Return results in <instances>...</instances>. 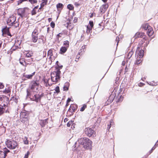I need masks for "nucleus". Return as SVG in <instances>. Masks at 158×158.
Listing matches in <instances>:
<instances>
[{
    "instance_id": "f257e3e1",
    "label": "nucleus",
    "mask_w": 158,
    "mask_h": 158,
    "mask_svg": "<svg viewBox=\"0 0 158 158\" xmlns=\"http://www.w3.org/2000/svg\"><path fill=\"white\" fill-rule=\"evenodd\" d=\"M92 143V141L88 138H81L75 143V147L78 148L83 146L85 148L88 149L91 147Z\"/></svg>"
},
{
    "instance_id": "f03ea898",
    "label": "nucleus",
    "mask_w": 158,
    "mask_h": 158,
    "mask_svg": "<svg viewBox=\"0 0 158 158\" xmlns=\"http://www.w3.org/2000/svg\"><path fill=\"white\" fill-rule=\"evenodd\" d=\"M60 71L59 69L57 68L51 74V79L52 81L56 82L59 80L60 78Z\"/></svg>"
},
{
    "instance_id": "7ed1b4c3",
    "label": "nucleus",
    "mask_w": 158,
    "mask_h": 158,
    "mask_svg": "<svg viewBox=\"0 0 158 158\" xmlns=\"http://www.w3.org/2000/svg\"><path fill=\"white\" fill-rule=\"evenodd\" d=\"M41 31V29L38 27H36L34 30L31 35V41L35 43L37 42L38 39V35Z\"/></svg>"
},
{
    "instance_id": "20e7f679",
    "label": "nucleus",
    "mask_w": 158,
    "mask_h": 158,
    "mask_svg": "<svg viewBox=\"0 0 158 158\" xmlns=\"http://www.w3.org/2000/svg\"><path fill=\"white\" fill-rule=\"evenodd\" d=\"M8 24L10 26H12L15 27H17L19 26L18 21L16 20V17L12 15L10 16L7 20Z\"/></svg>"
},
{
    "instance_id": "39448f33",
    "label": "nucleus",
    "mask_w": 158,
    "mask_h": 158,
    "mask_svg": "<svg viewBox=\"0 0 158 158\" xmlns=\"http://www.w3.org/2000/svg\"><path fill=\"white\" fill-rule=\"evenodd\" d=\"M7 147L11 149H14L18 147L17 143L12 139H7L6 141Z\"/></svg>"
},
{
    "instance_id": "423d86ee",
    "label": "nucleus",
    "mask_w": 158,
    "mask_h": 158,
    "mask_svg": "<svg viewBox=\"0 0 158 158\" xmlns=\"http://www.w3.org/2000/svg\"><path fill=\"white\" fill-rule=\"evenodd\" d=\"M85 134L89 137H94L95 136V132L91 128L87 127L84 130Z\"/></svg>"
},
{
    "instance_id": "0eeeda50",
    "label": "nucleus",
    "mask_w": 158,
    "mask_h": 158,
    "mask_svg": "<svg viewBox=\"0 0 158 158\" xmlns=\"http://www.w3.org/2000/svg\"><path fill=\"white\" fill-rule=\"evenodd\" d=\"M8 102V98L3 95H0V106L5 107Z\"/></svg>"
},
{
    "instance_id": "6e6552de",
    "label": "nucleus",
    "mask_w": 158,
    "mask_h": 158,
    "mask_svg": "<svg viewBox=\"0 0 158 158\" xmlns=\"http://www.w3.org/2000/svg\"><path fill=\"white\" fill-rule=\"evenodd\" d=\"M24 53L25 56V57L28 58V59H27L28 61L31 62L33 61V58H31V57L33 55V53L32 51H25L24 52Z\"/></svg>"
},
{
    "instance_id": "1a4fd4ad",
    "label": "nucleus",
    "mask_w": 158,
    "mask_h": 158,
    "mask_svg": "<svg viewBox=\"0 0 158 158\" xmlns=\"http://www.w3.org/2000/svg\"><path fill=\"white\" fill-rule=\"evenodd\" d=\"M28 10L27 8H19L17 10L18 15L21 18L25 17L26 15V10Z\"/></svg>"
},
{
    "instance_id": "9d476101",
    "label": "nucleus",
    "mask_w": 158,
    "mask_h": 158,
    "mask_svg": "<svg viewBox=\"0 0 158 158\" xmlns=\"http://www.w3.org/2000/svg\"><path fill=\"white\" fill-rule=\"evenodd\" d=\"M77 108V106L76 105L72 104L71 105L70 108L68 110L67 112L68 114H69V115L71 116L73 115V112H75Z\"/></svg>"
},
{
    "instance_id": "9b49d317",
    "label": "nucleus",
    "mask_w": 158,
    "mask_h": 158,
    "mask_svg": "<svg viewBox=\"0 0 158 158\" xmlns=\"http://www.w3.org/2000/svg\"><path fill=\"white\" fill-rule=\"evenodd\" d=\"M20 118L21 121L23 123H27L28 120V116L26 112H22L21 113Z\"/></svg>"
},
{
    "instance_id": "f8f14e48",
    "label": "nucleus",
    "mask_w": 158,
    "mask_h": 158,
    "mask_svg": "<svg viewBox=\"0 0 158 158\" xmlns=\"http://www.w3.org/2000/svg\"><path fill=\"white\" fill-rule=\"evenodd\" d=\"M10 152L9 150L5 148L4 150V152L0 151V158H5L6 154Z\"/></svg>"
},
{
    "instance_id": "ddd939ff",
    "label": "nucleus",
    "mask_w": 158,
    "mask_h": 158,
    "mask_svg": "<svg viewBox=\"0 0 158 158\" xmlns=\"http://www.w3.org/2000/svg\"><path fill=\"white\" fill-rule=\"evenodd\" d=\"M9 27H6L2 29V31L3 35H6L8 36H10V37H11V35L9 32Z\"/></svg>"
},
{
    "instance_id": "4468645a",
    "label": "nucleus",
    "mask_w": 158,
    "mask_h": 158,
    "mask_svg": "<svg viewBox=\"0 0 158 158\" xmlns=\"http://www.w3.org/2000/svg\"><path fill=\"white\" fill-rule=\"evenodd\" d=\"M35 72H34L32 74H27L25 73L23 74V76L22 77V79L23 80H25L26 79L25 78H26L28 79H31L32 78V77L35 74Z\"/></svg>"
},
{
    "instance_id": "2eb2a0df",
    "label": "nucleus",
    "mask_w": 158,
    "mask_h": 158,
    "mask_svg": "<svg viewBox=\"0 0 158 158\" xmlns=\"http://www.w3.org/2000/svg\"><path fill=\"white\" fill-rule=\"evenodd\" d=\"M30 98L32 101L38 102L40 99V96L39 94H36L34 96H31Z\"/></svg>"
},
{
    "instance_id": "dca6fc26",
    "label": "nucleus",
    "mask_w": 158,
    "mask_h": 158,
    "mask_svg": "<svg viewBox=\"0 0 158 158\" xmlns=\"http://www.w3.org/2000/svg\"><path fill=\"white\" fill-rule=\"evenodd\" d=\"M108 7V5L107 4H104L102 6L100 9L101 13L103 14L106 10Z\"/></svg>"
},
{
    "instance_id": "f3484780",
    "label": "nucleus",
    "mask_w": 158,
    "mask_h": 158,
    "mask_svg": "<svg viewBox=\"0 0 158 158\" xmlns=\"http://www.w3.org/2000/svg\"><path fill=\"white\" fill-rule=\"evenodd\" d=\"M137 56L138 55L139 58L141 59L142 58L144 55V51L142 50H141L140 51H136V52Z\"/></svg>"
},
{
    "instance_id": "a211bd4d",
    "label": "nucleus",
    "mask_w": 158,
    "mask_h": 158,
    "mask_svg": "<svg viewBox=\"0 0 158 158\" xmlns=\"http://www.w3.org/2000/svg\"><path fill=\"white\" fill-rule=\"evenodd\" d=\"M146 30L147 34L149 36H151L153 33V29L150 26Z\"/></svg>"
},
{
    "instance_id": "6ab92c4d",
    "label": "nucleus",
    "mask_w": 158,
    "mask_h": 158,
    "mask_svg": "<svg viewBox=\"0 0 158 158\" xmlns=\"http://www.w3.org/2000/svg\"><path fill=\"white\" fill-rule=\"evenodd\" d=\"M38 84L35 81H32L31 83V89H34L38 86Z\"/></svg>"
},
{
    "instance_id": "aec40b11",
    "label": "nucleus",
    "mask_w": 158,
    "mask_h": 158,
    "mask_svg": "<svg viewBox=\"0 0 158 158\" xmlns=\"http://www.w3.org/2000/svg\"><path fill=\"white\" fill-rule=\"evenodd\" d=\"M52 49H50L48 50V56H49V58L51 60V62L52 61V56H53V53H52Z\"/></svg>"
},
{
    "instance_id": "412c9836",
    "label": "nucleus",
    "mask_w": 158,
    "mask_h": 158,
    "mask_svg": "<svg viewBox=\"0 0 158 158\" xmlns=\"http://www.w3.org/2000/svg\"><path fill=\"white\" fill-rule=\"evenodd\" d=\"M47 120V119L41 120L40 123V125L42 127L44 126L48 123Z\"/></svg>"
},
{
    "instance_id": "4be33fe9",
    "label": "nucleus",
    "mask_w": 158,
    "mask_h": 158,
    "mask_svg": "<svg viewBox=\"0 0 158 158\" xmlns=\"http://www.w3.org/2000/svg\"><path fill=\"white\" fill-rule=\"evenodd\" d=\"M144 35V33L142 32H137L135 35V38L143 37Z\"/></svg>"
},
{
    "instance_id": "5701e85b",
    "label": "nucleus",
    "mask_w": 158,
    "mask_h": 158,
    "mask_svg": "<svg viewBox=\"0 0 158 158\" xmlns=\"http://www.w3.org/2000/svg\"><path fill=\"white\" fill-rule=\"evenodd\" d=\"M63 7V5L61 3H59L57 4L56 5V7L58 9V10L59 11V13L60 12V10H61Z\"/></svg>"
},
{
    "instance_id": "b1692460",
    "label": "nucleus",
    "mask_w": 158,
    "mask_h": 158,
    "mask_svg": "<svg viewBox=\"0 0 158 158\" xmlns=\"http://www.w3.org/2000/svg\"><path fill=\"white\" fill-rule=\"evenodd\" d=\"M92 27H91L89 25H88L87 26V30L86 31V32L87 34H89L91 31V30L92 29Z\"/></svg>"
},
{
    "instance_id": "393cba45",
    "label": "nucleus",
    "mask_w": 158,
    "mask_h": 158,
    "mask_svg": "<svg viewBox=\"0 0 158 158\" xmlns=\"http://www.w3.org/2000/svg\"><path fill=\"white\" fill-rule=\"evenodd\" d=\"M68 48L67 47H62L60 49L61 53L63 54L65 53L67 51Z\"/></svg>"
},
{
    "instance_id": "a878e982",
    "label": "nucleus",
    "mask_w": 158,
    "mask_h": 158,
    "mask_svg": "<svg viewBox=\"0 0 158 158\" xmlns=\"http://www.w3.org/2000/svg\"><path fill=\"white\" fill-rule=\"evenodd\" d=\"M150 26L147 23L143 24L142 25L143 28L145 30H147Z\"/></svg>"
},
{
    "instance_id": "bb28decb",
    "label": "nucleus",
    "mask_w": 158,
    "mask_h": 158,
    "mask_svg": "<svg viewBox=\"0 0 158 158\" xmlns=\"http://www.w3.org/2000/svg\"><path fill=\"white\" fill-rule=\"evenodd\" d=\"M134 53V52L132 50L131 51H130L127 54V58L130 59L131 57L132 56L133 54V53Z\"/></svg>"
},
{
    "instance_id": "cd10ccee",
    "label": "nucleus",
    "mask_w": 158,
    "mask_h": 158,
    "mask_svg": "<svg viewBox=\"0 0 158 158\" xmlns=\"http://www.w3.org/2000/svg\"><path fill=\"white\" fill-rule=\"evenodd\" d=\"M23 142L24 144L27 145L28 144V141L27 140V138L25 137L23 139Z\"/></svg>"
},
{
    "instance_id": "c85d7f7f",
    "label": "nucleus",
    "mask_w": 158,
    "mask_h": 158,
    "mask_svg": "<svg viewBox=\"0 0 158 158\" xmlns=\"http://www.w3.org/2000/svg\"><path fill=\"white\" fill-rule=\"evenodd\" d=\"M5 108L0 106V115H2L5 111Z\"/></svg>"
},
{
    "instance_id": "c756f323",
    "label": "nucleus",
    "mask_w": 158,
    "mask_h": 158,
    "mask_svg": "<svg viewBox=\"0 0 158 158\" xmlns=\"http://www.w3.org/2000/svg\"><path fill=\"white\" fill-rule=\"evenodd\" d=\"M67 7V8L70 10H72L74 9L73 6L71 4H68Z\"/></svg>"
},
{
    "instance_id": "7c9ffc66",
    "label": "nucleus",
    "mask_w": 158,
    "mask_h": 158,
    "mask_svg": "<svg viewBox=\"0 0 158 158\" xmlns=\"http://www.w3.org/2000/svg\"><path fill=\"white\" fill-rule=\"evenodd\" d=\"M19 61L20 64L23 65H24V64H26L25 61L23 59H20Z\"/></svg>"
},
{
    "instance_id": "2f4dec72",
    "label": "nucleus",
    "mask_w": 158,
    "mask_h": 158,
    "mask_svg": "<svg viewBox=\"0 0 158 158\" xmlns=\"http://www.w3.org/2000/svg\"><path fill=\"white\" fill-rule=\"evenodd\" d=\"M60 92L59 87V86H56L55 89V91L54 93H58Z\"/></svg>"
},
{
    "instance_id": "473e14b6",
    "label": "nucleus",
    "mask_w": 158,
    "mask_h": 158,
    "mask_svg": "<svg viewBox=\"0 0 158 158\" xmlns=\"http://www.w3.org/2000/svg\"><path fill=\"white\" fill-rule=\"evenodd\" d=\"M49 79H48V80L44 79V82L46 84V86H47V84H48L49 86H51L52 85L51 84H50L49 83Z\"/></svg>"
},
{
    "instance_id": "72a5a7b5",
    "label": "nucleus",
    "mask_w": 158,
    "mask_h": 158,
    "mask_svg": "<svg viewBox=\"0 0 158 158\" xmlns=\"http://www.w3.org/2000/svg\"><path fill=\"white\" fill-rule=\"evenodd\" d=\"M10 90L11 89L9 87H8L7 89L6 88L4 92L6 93H9L10 92Z\"/></svg>"
},
{
    "instance_id": "f704fd0d",
    "label": "nucleus",
    "mask_w": 158,
    "mask_h": 158,
    "mask_svg": "<svg viewBox=\"0 0 158 158\" xmlns=\"http://www.w3.org/2000/svg\"><path fill=\"white\" fill-rule=\"evenodd\" d=\"M86 105L85 104H84L83 106L80 109V111H84L85 108H86Z\"/></svg>"
},
{
    "instance_id": "c9c22d12",
    "label": "nucleus",
    "mask_w": 158,
    "mask_h": 158,
    "mask_svg": "<svg viewBox=\"0 0 158 158\" xmlns=\"http://www.w3.org/2000/svg\"><path fill=\"white\" fill-rule=\"evenodd\" d=\"M69 42L66 40L64 42V45L66 46L65 47H67V48H68L69 46Z\"/></svg>"
},
{
    "instance_id": "e433bc0d",
    "label": "nucleus",
    "mask_w": 158,
    "mask_h": 158,
    "mask_svg": "<svg viewBox=\"0 0 158 158\" xmlns=\"http://www.w3.org/2000/svg\"><path fill=\"white\" fill-rule=\"evenodd\" d=\"M28 1L32 4H34L35 3H36L37 2V0H28Z\"/></svg>"
},
{
    "instance_id": "4c0bfd02",
    "label": "nucleus",
    "mask_w": 158,
    "mask_h": 158,
    "mask_svg": "<svg viewBox=\"0 0 158 158\" xmlns=\"http://www.w3.org/2000/svg\"><path fill=\"white\" fill-rule=\"evenodd\" d=\"M142 62L141 60L140 59H138L135 62V64H140Z\"/></svg>"
},
{
    "instance_id": "58836bf2",
    "label": "nucleus",
    "mask_w": 158,
    "mask_h": 158,
    "mask_svg": "<svg viewBox=\"0 0 158 158\" xmlns=\"http://www.w3.org/2000/svg\"><path fill=\"white\" fill-rule=\"evenodd\" d=\"M27 98L29 97H30L31 95H30V90L29 89H27Z\"/></svg>"
},
{
    "instance_id": "ea45409f",
    "label": "nucleus",
    "mask_w": 158,
    "mask_h": 158,
    "mask_svg": "<svg viewBox=\"0 0 158 158\" xmlns=\"http://www.w3.org/2000/svg\"><path fill=\"white\" fill-rule=\"evenodd\" d=\"M91 27H92L94 26V23L92 21H89V24L88 25Z\"/></svg>"
},
{
    "instance_id": "a19ab883",
    "label": "nucleus",
    "mask_w": 158,
    "mask_h": 158,
    "mask_svg": "<svg viewBox=\"0 0 158 158\" xmlns=\"http://www.w3.org/2000/svg\"><path fill=\"white\" fill-rule=\"evenodd\" d=\"M73 124V122L72 121H70L67 123V126L68 127H70V126Z\"/></svg>"
},
{
    "instance_id": "79ce46f5",
    "label": "nucleus",
    "mask_w": 158,
    "mask_h": 158,
    "mask_svg": "<svg viewBox=\"0 0 158 158\" xmlns=\"http://www.w3.org/2000/svg\"><path fill=\"white\" fill-rule=\"evenodd\" d=\"M36 10L33 9L31 11V14L32 15H35L36 14Z\"/></svg>"
},
{
    "instance_id": "37998d69",
    "label": "nucleus",
    "mask_w": 158,
    "mask_h": 158,
    "mask_svg": "<svg viewBox=\"0 0 158 158\" xmlns=\"http://www.w3.org/2000/svg\"><path fill=\"white\" fill-rule=\"evenodd\" d=\"M27 1V0H19L18 1V4L19 5L20 4L22 3L23 2Z\"/></svg>"
},
{
    "instance_id": "c03bdc74",
    "label": "nucleus",
    "mask_w": 158,
    "mask_h": 158,
    "mask_svg": "<svg viewBox=\"0 0 158 158\" xmlns=\"http://www.w3.org/2000/svg\"><path fill=\"white\" fill-rule=\"evenodd\" d=\"M46 5V4H45V3L44 2H42L41 4L40 7L39 8V10L41 9V8H42L44 6Z\"/></svg>"
},
{
    "instance_id": "a18cd8bd",
    "label": "nucleus",
    "mask_w": 158,
    "mask_h": 158,
    "mask_svg": "<svg viewBox=\"0 0 158 158\" xmlns=\"http://www.w3.org/2000/svg\"><path fill=\"white\" fill-rule=\"evenodd\" d=\"M85 48H86L85 45H84V46H82V48L80 49V51H81V52H84V49H85Z\"/></svg>"
},
{
    "instance_id": "49530a36",
    "label": "nucleus",
    "mask_w": 158,
    "mask_h": 158,
    "mask_svg": "<svg viewBox=\"0 0 158 158\" xmlns=\"http://www.w3.org/2000/svg\"><path fill=\"white\" fill-rule=\"evenodd\" d=\"M4 86L2 83L0 82V89H2L4 88Z\"/></svg>"
},
{
    "instance_id": "de8ad7c7",
    "label": "nucleus",
    "mask_w": 158,
    "mask_h": 158,
    "mask_svg": "<svg viewBox=\"0 0 158 158\" xmlns=\"http://www.w3.org/2000/svg\"><path fill=\"white\" fill-rule=\"evenodd\" d=\"M63 67V66L62 65H58L56 67V69L57 68H58L59 69V70L60 69H62Z\"/></svg>"
},
{
    "instance_id": "09e8293b",
    "label": "nucleus",
    "mask_w": 158,
    "mask_h": 158,
    "mask_svg": "<svg viewBox=\"0 0 158 158\" xmlns=\"http://www.w3.org/2000/svg\"><path fill=\"white\" fill-rule=\"evenodd\" d=\"M116 41L117 42V46L118 45L119 41V38L118 37H116Z\"/></svg>"
},
{
    "instance_id": "8fccbe9b",
    "label": "nucleus",
    "mask_w": 158,
    "mask_h": 158,
    "mask_svg": "<svg viewBox=\"0 0 158 158\" xmlns=\"http://www.w3.org/2000/svg\"><path fill=\"white\" fill-rule=\"evenodd\" d=\"M64 85L69 88V82H66L65 83Z\"/></svg>"
},
{
    "instance_id": "3c124183",
    "label": "nucleus",
    "mask_w": 158,
    "mask_h": 158,
    "mask_svg": "<svg viewBox=\"0 0 158 158\" xmlns=\"http://www.w3.org/2000/svg\"><path fill=\"white\" fill-rule=\"evenodd\" d=\"M69 88L65 86L64 85V86L63 87V89L64 90V91H67L68 90Z\"/></svg>"
},
{
    "instance_id": "603ef678",
    "label": "nucleus",
    "mask_w": 158,
    "mask_h": 158,
    "mask_svg": "<svg viewBox=\"0 0 158 158\" xmlns=\"http://www.w3.org/2000/svg\"><path fill=\"white\" fill-rule=\"evenodd\" d=\"M29 153V152H27V154L25 155L24 158H28V156Z\"/></svg>"
},
{
    "instance_id": "864d4df0",
    "label": "nucleus",
    "mask_w": 158,
    "mask_h": 158,
    "mask_svg": "<svg viewBox=\"0 0 158 158\" xmlns=\"http://www.w3.org/2000/svg\"><path fill=\"white\" fill-rule=\"evenodd\" d=\"M55 24V23L53 22H51V26L52 28H54V27Z\"/></svg>"
},
{
    "instance_id": "5fc2aeb1",
    "label": "nucleus",
    "mask_w": 158,
    "mask_h": 158,
    "mask_svg": "<svg viewBox=\"0 0 158 158\" xmlns=\"http://www.w3.org/2000/svg\"><path fill=\"white\" fill-rule=\"evenodd\" d=\"M110 126L113 125L114 124L113 121L112 120H111L110 122Z\"/></svg>"
},
{
    "instance_id": "6e6d98bb",
    "label": "nucleus",
    "mask_w": 158,
    "mask_h": 158,
    "mask_svg": "<svg viewBox=\"0 0 158 158\" xmlns=\"http://www.w3.org/2000/svg\"><path fill=\"white\" fill-rule=\"evenodd\" d=\"M74 5L77 7L80 6V4L77 2H75L74 3Z\"/></svg>"
},
{
    "instance_id": "4d7b16f0",
    "label": "nucleus",
    "mask_w": 158,
    "mask_h": 158,
    "mask_svg": "<svg viewBox=\"0 0 158 158\" xmlns=\"http://www.w3.org/2000/svg\"><path fill=\"white\" fill-rule=\"evenodd\" d=\"M17 48V47H16L15 46H13L11 48V49L12 51H14Z\"/></svg>"
},
{
    "instance_id": "13d9d810",
    "label": "nucleus",
    "mask_w": 158,
    "mask_h": 158,
    "mask_svg": "<svg viewBox=\"0 0 158 158\" xmlns=\"http://www.w3.org/2000/svg\"><path fill=\"white\" fill-rule=\"evenodd\" d=\"M62 33H60L57 35V37L58 38L60 37H61V35H62Z\"/></svg>"
},
{
    "instance_id": "bf43d9fd",
    "label": "nucleus",
    "mask_w": 158,
    "mask_h": 158,
    "mask_svg": "<svg viewBox=\"0 0 158 158\" xmlns=\"http://www.w3.org/2000/svg\"><path fill=\"white\" fill-rule=\"evenodd\" d=\"M73 22L74 23H76L77 22V18L75 17L73 20Z\"/></svg>"
},
{
    "instance_id": "052dcab7",
    "label": "nucleus",
    "mask_w": 158,
    "mask_h": 158,
    "mask_svg": "<svg viewBox=\"0 0 158 158\" xmlns=\"http://www.w3.org/2000/svg\"><path fill=\"white\" fill-rule=\"evenodd\" d=\"M47 0H42V2H44L45 3V4H46L47 2Z\"/></svg>"
},
{
    "instance_id": "680f3d73",
    "label": "nucleus",
    "mask_w": 158,
    "mask_h": 158,
    "mask_svg": "<svg viewBox=\"0 0 158 158\" xmlns=\"http://www.w3.org/2000/svg\"><path fill=\"white\" fill-rule=\"evenodd\" d=\"M77 58L76 59L75 61H77L80 57L79 56H78V55H77Z\"/></svg>"
},
{
    "instance_id": "e2e57ef3",
    "label": "nucleus",
    "mask_w": 158,
    "mask_h": 158,
    "mask_svg": "<svg viewBox=\"0 0 158 158\" xmlns=\"http://www.w3.org/2000/svg\"><path fill=\"white\" fill-rule=\"evenodd\" d=\"M155 148L153 147L151 149V150L150 151V153L152 152V151L153 150L155 149Z\"/></svg>"
},
{
    "instance_id": "0e129e2a",
    "label": "nucleus",
    "mask_w": 158,
    "mask_h": 158,
    "mask_svg": "<svg viewBox=\"0 0 158 158\" xmlns=\"http://www.w3.org/2000/svg\"><path fill=\"white\" fill-rule=\"evenodd\" d=\"M108 127H107V129L108 130H109L111 126H110V124L109 125L108 124Z\"/></svg>"
},
{
    "instance_id": "69168bd1",
    "label": "nucleus",
    "mask_w": 158,
    "mask_h": 158,
    "mask_svg": "<svg viewBox=\"0 0 158 158\" xmlns=\"http://www.w3.org/2000/svg\"><path fill=\"white\" fill-rule=\"evenodd\" d=\"M108 127H107V129L108 130H109L111 126H110V124L109 125L108 124Z\"/></svg>"
},
{
    "instance_id": "338daca9",
    "label": "nucleus",
    "mask_w": 158,
    "mask_h": 158,
    "mask_svg": "<svg viewBox=\"0 0 158 158\" xmlns=\"http://www.w3.org/2000/svg\"><path fill=\"white\" fill-rule=\"evenodd\" d=\"M38 6H35V7H34V9H35V10H36L37 9H38Z\"/></svg>"
},
{
    "instance_id": "774afa93",
    "label": "nucleus",
    "mask_w": 158,
    "mask_h": 158,
    "mask_svg": "<svg viewBox=\"0 0 158 158\" xmlns=\"http://www.w3.org/2000/svg\"><path fill=\"white\" fill-rule=\"evenodd\" d=\"M70 101H71V99H70V98H69L68 99V100H67V102H70Z\"/></svg>"
}]
</instances>
